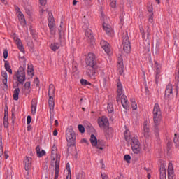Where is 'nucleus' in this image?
<instances>
[{
    "label": "nucleus",
    "instance_id": "nucleus-1",
    "mask_svg": "<svg viewBox=\"0 0 179 179\" xmlns=\"http://www.w3.org/2000/svg\"><path fill=\"white\" fill-rule=\"evenodd\" d=\"M86 63V75L90 79H95L96 71H97L99 66L96 62V55L94 53H89L85 59Z\"/></svg>",
    "mask_w": 179,
    "mask_h": 179
},
{
    "label": "nucleus",
    "instance_id": "nucleus-2",
    "mask_svg": "<svg viewBox=\"0 0 179 179\" xmlns=\"http://www.w3.org/2000/svg\"><path fill=\"white\" fill-rule=\"evenodd\" d=\"M153 121L155 131H159V125L162 122V110L159 103H155L153 108Z\"/></svg>",
    "mask_w": 179,
    "mask_h": 179
},
{
    "label": "nucleus",
    "instance_id": "nucleus-3",
    "mask_svg": "<svg viewBox=\"0 0 179 179\" xmlns=\"http://www.w3.org/2000/svg\"><path fill=\"white\" fill-rule=\"evenodd\" d=\"M66 139L67 141L68 146L67 152H69V148H71V146H75V144L76 143V134L72 127H70L66 131Z\"/></svg>",
    "mask_w": 179,
    "mask_h": 179
},
{
    "label": "nucleus",
    "instance_id": "nucleus-4",
    "mask_svg": "<svg viewBox=\"0 0 179 179\" xmlns=\"http://www.w3.org/2000/svg\"><path fill=\"white\" fill-rule=\"evenodd\" d=\"M123 50L125 52H131V42L129 41V36H128V31H124L122 34Z\"/></svg>",
    "mask_w": 179,
    "mask_h": 179
},
{
    "label": "nucleus",
    "instance_id": "nucleus-5",
    "mask_svg": "<svg viewBox=\"0 0 179 179\" xmlns=\"http://www.w3.org/2000/svg\"><path fill=\"white\" fill-rule=\"evenodd\" d=\"M90 142L92 146H95L96 149H100V150H103L106 146L104 141L97 140V138L96 136H94V134H91Z\"/></svg>",
    "mask_w": 179,
    "mask_h": 179
},
{
    "label": "nucleus",
    "instance_id": "nucleus-6",
    "mask_svg": "<svg viewBox=\"0 0 179 179\" xmlns=\"http://www.w3.org/2000/svg\"><path fill=\"white\" fill-rule=\"evenodd\" d=\"M131 146L134 153L136 155H139V153H141V150H142V145H141L139 140H138V138L133 137L131 139Z\"/></svg>",
    "mask_w": 179,
    "mask_h": 179
},
{
    "label": "nucleus",
    "instance_id": "nucleus-7",
    "mask_svg": "<svg viewBox=\"0 0 179 179\" xmlns=\"http://www.w3.org/2000/svg\"><path fill=\"white\" fill-rule=\"evenodd\" d=\"M97 122L101 129H108V127H110L108 119L106 116L99 117L97 120Z\"/></svg>",
    "mask_w": 179,
    "mask_h": 179
},
{
    "label": "nucleus",
    "instance_id": "nucleus-8",
    "mask_svg": "<svg viewBox=\"0 0 179 179\" xmlns=\"http://www.w3.org/2000/svg\"><path fill=\"white\" fill-rule=\"evenodd\" d=\"M16 78L19 83H24L26 81V73L24 72V68L22 66L19 68L16 74Z\"/></svg>",
    "mask_w": 179,
    "mask_h": 179
},
{
    "label": "nucleus",
    "instance_id": "nucleus-9",
    "mask_svg": "<svg viewBox=\"0 0 179 179\" xmlns=\"http://www.w3.org/2000/svg\"><path fill=\"white\" fill-rule=\"evenodd\" d=\"M33 162V159L30 157H26L24 159V169L27 171V175L29 176V171H30V169H31V163Z\"/></svg>",
    "mask_w": 179,
    "mask_h": 179
},
{
    "label": "nucleus",
    "instance_id": "nucleus-10",
    "mask_svg": "<svg viewBox=\"0 0 179 179\" xmlns=\"http://www.w3.org/2000/svg\"><path fill=\"white\" fill-rule=\"evenodd\" d=\"M155 83L157 85L159 83V79H160V72L162 69V66L157 62H155Z\"/></svg>",
    "mask_w": 179,
    "mask_h": 179
},
{
    "label": "nucleus",
    "instance_id": "nucleus-11",
    "mask_svg": "<svg viewBox=\"0 0 179 179\" xmlns=\"http://www.w3.org/2000/svg\"><path fill=\"white\" fill-rule=\"evenodd\" d=\"M117 63L119 75H122L124 73V59H122V56H119L117 57Z\"/></svg>",
    "mask_w": 179,
    "mask_h": 179
},
{
    "label": "nucleus",
    "instance_id": "nucleus-12",
    "mask_svg": "<svg viewBox=\"0 0 179 179\" xmlns=\"http://www.w3.org/2000/svg\"><path fill=\"white\" fill-rule=\"evenodd\" d=\"M143 135L146 139L150 136V128L149 127V122L148 121H145L143 123Z\"/></svg>",
    "mask_w": 179,
    "mask_h": 179
},
{
    "label": "nucleus",
    "instance_id": "nucleus-13",
    "mask_svg": "<svg viewBox=\"0 0 179 179\" xmlns=\"http://www.w3.org/2000/svg\"><path fill=\"white\" fill-rule=\"evenodd\" d=\"M140 33L142 36L143 40H145V41H148V43H149V36H150V28L149 27V26H147V38L145 37V29H143V27H140Z\"/></svg>",
    "mask_w": 179,
    "mask_h": 179
},
{
    "label": "nucleus",
    "instance_id": "nucleus-14",
    "mask_svg": "<svg viewBox=\"0 0 179 179\" xmlns=\"http://www.w3.org/2000/svg\"><path fill=\"white\" fill-rule=\"evenodd\" d=\"M61 160V156L60 155H51V166L54 167H59V162Z\"/></svg>",
    "mask_w": 179,
    "mask_h": 179
},
{
    "label": "nucleus",
    "instance_id": "nucleus-15",
    "mask_svg": "<svg viewBox=\"0 0 179 179\" xmlns=\"http://www.w3.org/2000/svg\"><path fill=\"white\" fill-rule=\"evenodd\" d=\"M160 176L159 179H167L166 174H167V168L164 164H162L159 168Z\"/></svg>",
    "mask_w": 179,
    "mask_h": 179
},
{
    "label": "nucleus",
    "instance_id": "nucleus-16",
    "mask_svg": "<svg viewBox=\"0 0 179 179\" xmlns=\"http://www.w3.org/2000/svg\"><path fill=\"white\" fill-rule=\"evenodd\" d=\"M121 104L124 110H129V101H128L127 96L122 95Z\"/></svg>",
    "mask_w": 179,
    "mask_h": 179
},
{
    "label": "nucleus",
    "instance_id": "nucleus-17",
    "mask_svg": "<svg viewBox=\"0 0 179 179\" xmlns=\"http://www.w3.org/2000/svg\"><path fill=\"white\" fill-rule=\"evenodd\" d=\"M100 44L106 54L109 55L111 52V50L110 49V44L107 43V41L102 40L101 41Z\"/></svg>",
    "mask_w": 179,
    "mask_h": 179
},
{
    "label": "nucleus",
    "instance_id": "nucleus-18",
    "mask_svg": "<svg viewBox=\"0 0 179 179\" xmlns=\"http://www.w3.org/2000/svg\"><path fill=\"white\" fill-rule=\"evenodd\" d=\"M168 179H174V166L171 162L168 165Z\"/></svg>",
    "mask_w": 179,
    "mask_h": 179
},
{
    "label": "nucleus",
    "instance_id": "nucleus-19",
    "mask_svg": "<svg viewBox=\"0 0 179 179\" xmlns=\"http://www.w3.org/2000/svg\"><path fill=\"white\" fill-rule=\"evenodd\" d=\"M103 30L106 31L108 36H113L114 34V31H113V28L108 24L103 23Z\"/></svg>",
    "mask_w": 179,
    "mask_h": 179
},
{
    "label": "nucleus",
    "instance_id": "nucleus-20",
    "mask_svg": "<svg viewBox=\"0 0 179 179\" xmlns=\"http://www.w3.org/2000/svg\"><path fill=\"white\" fill-rule=\"evenodd\" d=\"M117 96L116 101L118 103L120 101V97L122 96V84H121V82L117 83Z\"/></svg>",
    "mask_w": 179,
    "mask_h": 179
},
{
    "label": "nucleus",
    "instance_id": "nucleus-21",
    "mask_svg": "<svg viewBox=\"0 0 179 179\" xmlns=\"http://www.w3.org/2000/svg\"><path fill=\"white\" fill-rule=\"evenodd\" d=\"M48 104L50 113V114H52V113H54V107L55 106V103L54 102V96H49Z\"/></svg>",
    "mask_w": 179,
    "mask_h": 179
},
{
    "label": "nucleus",
    "instance_id": "nucleus-22",
    "mask_svg": "<svg viewBox=\"0 0 179 179\" xmlns=\"http://www.w3.org/2000/svg\"><path fill=\"white\" fill-rule=\"evenodd\" d=\"M48 26H55V20H54V16L52 15V13H48Z\"/></svg>",
    "mask_w": 179,
    "mask_h": 179
},
{
    "label": "nucleus",
    "instance_id": "nucleus-23",
    "mask_svg": "<svg viewBox=\"0 0 179 179\" xmlns=\"http://www.w3.org/2000/svg\"><path fill=\"white\" fill-rule=\"evenodd\" d=\"M1 76L3 78V83L4 85V88L8 89V73H6V71H1Z\"/></svg>",
    "mask_w": 179,
    "mask_h": 179
},
{
    "label": "nucleus",
    "instance_id": "nucleus-24",
    "mask_svg": "<svg viewBox=\"0 0 179 179\" xmlns=\"http://www.w3.org/2000/svg\"><path fill=\"white\" fill-rule=\"evenodd\" d=\"M48 96L49 97H55V87L52 84L49 85Z\"/></svg>",
    "mask_w": 179,
    "mask_h": 179
},
{
    "label": "nucleus",
    "instance_id": "nucleus-25",
    "mask_svg": "<svg viewBox=\"0 0 179 179\" xmlns=\"http://www.w3.org/2000/svg\"><path fill=\"white\" fill-rule=\"evenodd\" d=\"M31 113L33 115L36 114V111L37 110V99H33L31 102Z\"/></svg>",
    "mask_w": 179,
    "mask_h": 179
},
{
    "label": "nucleus",
    "instance_id": "nucleus-26",
    "mask_svg": "<svg viewBox=\"0 0 179 179\" xmlns=\"http://www.w3.org/2000/svg\"><path fill=\"white\" fill-rule=\"evenodd\" d=\"M18 19L21 26H26V19H24V15L20 11H18Z\"/></svg>",
    "mask_w": 179,
    "mask_h": 179
},
{
    "label": "nucleus",
    "instance_id": "nucleus-27",
    "mask_svg": "<svg viewBox=\"0 0 179 179\" xmlns=\"http://www.w3.org/2000/svg\"><path fill=\"white\" fill-rule=\"evenodd\" d=\"M4 128H8L9 127V117L8 116V112L5 111L3 118Z\"/></svg>",
    "mask_w": 179,
    "mask_h": 179
},
{
    "label": "nucleus",
    "instance_id": "nucleus-28",
    "mask_svg": "<svg viewBox=\"0 0 179 179\" xmlns=\"http://www.w3.org/2000/svg\"><path fill=\"white\" fill-rule=\"evenodd\" d=\"M173 94V85L168 84L165 90V96H170Z\"/></svg>",
    "mask_w": 179,
    "mask_h": 179
},
{
    "label": "nucleus",
    "instance_id": "nucleus-29",
    "mask_svg": "<svg viewBox=\"0 0 179 179\" xmlns=\"http://www.w3.org/2000/svg\"><path fill=\"white\" fill-rule=\"evenodd\" d=\"M36 150L38 157H43V156H44L45 155V150H42L41 151L40 145L36 146Z\"/></svg>",
    "mask_w": 179,
    "mask_h": 179
},
{
    "label": "nucleus",
    "instance_id": "nucleus-30",
    "mask_svg": "<svg viewBox=\"0 0 179 179\" xmlns=\"http://www.w3.org/2000/svg\"><path fill=\"white\" fill-rule=\"evenodd\" d=\"M18 50L21 51V52H24V48L23 47V43H22V41L20 39L15 43Z\"/></svg>",
    "mask_w": 179,
    "mask_h": 179
},
{
    "label": "nucleus",
    "instance_id": "nucleus-31",
    "mask_svg": "<svg viewBox=\"0 0 179 179\" xmlns=\"http://www.w3.org/2000/svg\"><path fill=\"white\" fill-rule=\"evenodd\" d=\"M19 93H20V89L19 87H17L13 92V97L14 100H19Z\"/></svg>",
    "mask_w": 179,
    "mask_h": 179
},
{
    "label": "nucleus",
    "instance_id": "nucleus-32",
    "mask_svg": "<svg viewBox=\"0 0 179 179\" xmlns=\"http://www.w3.org/2000/svg\"><path fill=\"white\" fill-rule=\"evenodd\" d=\"M59 43H53L51 44L50 45V50H52V51H57V50H59Z\"/></svg>",
    "mask_w": 179,
    "mask_h": 179
},
{
    "label": "nucleus",
    "instance_id": "nucleus-33",
    "mask_svg": "<svg viewBox=\"0 0 179 179\" xmlns=\"http://www.w3.org/2000/svg\"><path fill=\"white\" fill-rule=\"evenodd\" d=\"M76 179H86V173L83 171L78 173L76 176Z\"/></svg>",
    "mask_w": 179,
    "mask_h": 179
},
{
    "label": "nucleus",
    "instance_id": "nucleus-34",
    "mask_svg": "<svg viewBox=\"0 0 179 179\" xmlns=\"http://www.w3.org/2000/svg\"><path fill=\"white\" fill-rule=\"evenodd\" d=\"M85 34L86 37H87V38H90V39L93 38V34H92V29L87 28L85 30Z\"/></svg>",
    "mask_w": 179,
    "mask_h": 179
},
{
    "label": "nucleus",
    "instance_id": "nucleus-35",
    "mask_svg": "<svg viewBox=\"0 0 179 179\" xmlns=\"http://www.w3.org/2000/svg\"><path fill=\"white\" fill-rule=\"evenodd\" d=\"M24 89H25V92L26 93H30L31 90V83L30 82L27 81L24 84Z\"/></svg>",
    "mask_w": 179,
    "mask_h": 179
},
{
    "label": "nucleus",
    "instance_id": "nucleus-36",
    "mask_svg": "<svg viewBox=\"0 0 179 179\" xmlns=\"http://www.w3.org/2000/svg\"><path fill=\"white\" fill-rule=\"evenodd\" d=\"M4 67L6 71H7V72H9L10 74L12 75V69L10 67V64L8 62H5Z\"/></svg>",
    "mask_w": 179,
    "mask_h": 179
},
{
    "label": "nucleus",
    "instance_id": "nucleus-37",
    "mask_svg": "<svg viewBox=\"0 0 179 179\" xmlns=\"http://www.w3.org/2000/svg\"><path fill=\"white\" fill-rule=\"evenodd\" d=\"M52 36H55L57 29H55V25H49L48 26Z\"/></svg>",
    "mask_w": 179,
    "mask_h": 179
},
{
    "label": "nucleus",
    "instance_id": "nucleus-38",
    "mask_svg": "<svg viewBox=\"0 0 179 179\" xmlns=\"http://www.w3.org/2000/svg\"><path fill=\"white\" fill-rule=\"evenodd\" d=\"M80 82L83 86H92V83L90 82L87 81L86 79L82 78L80 80Z\"/></svg>",
    "mask_w": 179,
    "mask_h": 179
},
{
    "label": "nucleus",
    "instance_id": "nucleus-39",
    "mask_svg": "<svg viewBox=\"0 0 179 179\" xmlns=\"http://www.w3.org/2000/svg\"><path fill=\"white\" fill-rule=\"evenodd\" d=\"M173 142L176 148H178L179 147V136L177 135V134H174Z\"/></svg>",
    "mask_w": 179,
    "mask_h": 179
},
{
    "label": "nucleus",
    "instance_id": "nucleus-40",
    "mask_svg": "<svg viewBox=\"0 0 179 179\" xmlns=\"http://www.w3.org/2000/svg\"><path fill=\"white\" fill-rule=\"evenodd\" d=\"M124 138L128 142L131 139V136L129 135V130H126L124 133Z\"/></svg>",
    "mask_w": 179,
    "mask_h": 179
},
{
    "label": "nucleus",
    "instance_id": "nucleus-41",
    "mask_svg": "<svg viewBox=\"0 0 179 179\" xmlns=\"http://www.w3.org/2000/svg\"><path fill=\"white\" fill-rule=\"evenodd\" d=\"M58 31H59V40H61V38H62V37H64V31H62V26L60 25L59 28L58 29Z\"/></svg>",
    "mask_w": 179,
    "mask_h": 179
},
{
    "label": "nucleus",
    "instance_id": "nucleus-42",
    "mask_svg": "<svg viewBox=\"0 0 179 179\" xmlns=\"http://www.w3.org/2000/svg\"><path fill=\"white\" fill-rule=\"evenodd\" d=\"M57 145H53V146L52 147V156L58 155V154H57Z\"/></svg>",
    "mask_w": 179,
    "mask_h": 179
},
{
    "label": "nucleus",
    "instance_id": "nucleus-43",
    "mask_svg": "<svg viewBox=\"0 0 179 179\" xmlns=\"http://www.w3.org/2000/svg\"><path fill=\"white\" fill-rule=\"evenodd\" d=\"M59 176V166H56L54 179H58Z\"/></svg>",
    "mask_w": 179,
    "mask_h": 179
},
{
    "label": "nucleus",
    "instance_id": "nucleus-44",
    "mask_svg": "<svg viewBox=\"0 0 179 179\" xmlns=\"http://www.w3.org/2000/svg\"><path fill=\"white\" fill-rule=\"evenodd\" d=\"M108 113H113L114 111V105L113 103L108 104Z\"/></svg>",
    "mask_w": 179,
    "mask_h": 179
},
{
    "label": "nucleus",
    "instance_id": "nucleus-45",
    "mask_svg": "<svg viewBox=\"0 0 179 179\" xmlns=\"http://www.w3.org/2000/svg\"><path fill=\"white\" fill-rule=\"evenodd\" d=\"M3 155V147L2 146V138H0V157Z\"/></svg>",
    "mask_w": 179,
    "mask_h": 179
},
{
    "label": "nucleus",
    "instance_id": "nucleus-46",
    "mask_svg": "<svg viewBox=\"0 0 179 179\" xmlns=\"http://www.w3.org/2000/svg\"><path fill=\"white\" fill-rule=\"evenodd\" d=\"M131 105L133 110H138V104L135 101H131Z\"/></svg>",
    "mask_w": 179,
    "mask_h": 179
},
{
    "label": "nucleus",
    "instance_id": "nucleus-47",
    "mask_svg": "<svg viewBox=\"0 0 179 179\" xmlns=\"http://www.w3.org/2000/svg\"><path fill=\"white\" fill-rule=\"evenodd\" d=\"M78 131L81 133V134H85V127H83V125L82 124H79L78 126Z\"/></svg>",
    "mask_w": 179,
    "mask_h": 179
},
{
    "label": "nucleus",
    "instance_id": "nucleus-48",
    "mask_svg": "<svg viewBox=\"0 0 179 179\" xmlns=\"http://www.w3.org/2000/svg\"><path fill=\"white\" fill-rule=\"evenodd\" d=\"M124 159L127 163H129V162H131V155H124Z\"/></svg>",
    "mask_w": 179,
    "mask_h": 179
},
{
    "label": "nucleus",
    "instance_id": "nucleus-49",
    "mask_svg": "<svg viewBox=\"0 0 179 179\" xmlns=\"http://www.w3.org/2000/svg\"><path fill=\"white\" fill-rule=\"evenodd\" d=\"M31 122V116L28 115L27 117V124L28 125H30Z\"/></svg>",
    "mask_w": 179,
    "mask_h": 179
},
{
    "label": "nucleus",
    "instance_id": "nucleus-50",
    "mask_svg": "<svg viewBox=\"0 0 179 179\" xmlns=\"http://www.w3.org/2000/svg\"><path fill=\"white\" fill-rule=\"evenodd\" d=\"M117 6V2L115 1H113L110 3V7L111 8H115Z\"/></svg>",
    "mask_w": 179,
    "mask_h": 179
},
{
    "label": "nucleus",
    "instance_id": "nucleus-51",
    "mask_svg": "<svg viewBox=\"0 0 179 179\" xmlns=\"http://www.w3.org/2000/svg\"><path fill=\"white\" fill-rule=\"evenodd\" d=\"M101 177L102 179H109L108 176H107V174H106V173H101Z\"/></svg>",
    "mask_w": 179,
    "mask_h": 179
},
{
    "label": "nucleus",
    "instance_id": "nucleus-52",
    "mask_svg": "<svg viewBox=\"0 0 179 179\" xmlns=\"http://www.w3.org/2000/svg\"><path fill=\"white\" fill-rule=\"evenodd\" d=\"M3 58H4V59H6V58H8V50H4V51H3Z\"/></svg>",
    "mask_w": 179,
    "mask_h": 179
},
{
    "label": "nucleus",
    "instance_id": "nucleus-53",
    "mask_svg": "<svg viewBox=\"0 0 179 179\" xmlns=\"http://www.w3.org/2000/svg\"><path fill=\"white\" fill-rule=\"evenodd\" d=\"M39 2L42 6H44L47 3V0H39Z\"/></svg>",
    "mask_w": 179,
    "mask_h": 179
},
{
    "label": "nucleus",
    "instance_id": "nucleus-54",
    "mask_svg": "<svg viewBox=\"0 0 179 179\" xmlns=\"http://www.w3.org/2000/svg\"><path fill=\"white\" fill-rule=\"evenodd\" d=\"M148 21L150 22V23H152L153 22V15H149Z\"/></svg>",
    "mask_w": 179,
    "mask_h": 179
},
{
    "label": "nucleus",
    "instance_id": "nucleus-55",
    "mask_svg": "<svg viewBox=\"0 0 179 179\" xmlns=\"http://www.w3.org/2000/svg\"><path fill=\"white\" fill-rule=\"evenodd\" d=\"M66 169L69 171V174H70V177H71V168H69V163L66 164Z\"/></svg>",
    "mask_w": 179,
    "mask_h": 179
},
{
    "label": "nucleus",
    "instance_id": "nucleus-56",
    "mask_svg": "<svg viewBox=\"0 0 179 179\" xmlns=\"http://www.w3.org/2000/svg\"><path fill=\"white\" fill-rule=\"evenodd\" d=\"M13 39H14V41L15 42V43H17V41H18V40H20V39H19V38H17L16 36H15L13 37Z\"/></svg>",
    "mask_w": 179,
    "mask_h": 179
},
{
    "label": "nucleus",
    "instance_id": "nucleus-57",
    "mask_svg": "<svg viewBox=\"0 0 179 179\" xmlns=\"http://www.w3.org/2000/svg\"><path fill=\"white\" fill-rule=\"evenodd\" d=\"M4 155H5L6 159H8L9 158V155H8V152L5 151Z\"/></svg>",
    "mask_w": 179,
    "mask_h": 179
},
{
    "label": "nucleus",
    "instance_id": "nucleus-58",
    "mask_svg": "<svg viewBox=\"0 0 179 179\" xmlns=\"http://www.w3.org/2000/svg\"><path fill=\"white\" fill-rule=\"evenodd\" d=\"M28 69H29L28 72H31H31H34V70L32 69V67L30 68V66H28Z\"/></svg>",
    "mask_w": 179,
    "mask_h": 179
},
{
    "label": "nucleus",
    "instance_id": "nucleus-59",
    "mask_svg": "<svg viewBox=\"0 0 179 179\" xmlns=\"http://www.w3.org/2000/svg\"><path fill=\"white\" fill-rule=\"evenodd\" d=\"M53 135H54V136H57V135H58V131L54 130Z\"/></svg>",
    "mask_w": 179,
    "mask_h": 179
},
{
    "label": "nucleus",
    "instance_id": "nucleus-60",
    "mask_svg": "<svg viewBox=\"0 0 179 179\" xmlns=\"http://www.w3.org/2000/svg\"><path fill=\"white\" fill-rule=\"evenodd\" d=\"M35 83H36L37 86H38V78L35 79Z\"/></svg>",
    "mask_w": 179,
    "mask_h": 179
},
{
    "label": "nucleus",
    "instance_id": "nucleus-61",
    "mask_svg": "<svg viewBox=\"0 0 179 179\" xmlns=\"http://www.w3.org/2000/svg\"><path fill=\"white\" fill-rule=\"evenodd\" d=\"M31 129H32L31 126L29 125V126L27 127V131H31Z\"/></svg>",
    "mask_w": 179,
    "mask_h": 179
},
{
    "label": "nucleus",
    "instance_id": "nucleus-62",
    "mask_svg": "<svg viewBox=\"0 0 179 179\" xmlns=\"http://www.w3.org/2000/svg\"><path fill=\"white\" fill-rule=\"evenodd\" d=\"M55 125L56 127H58V120H55Z\"/></svg>",
    "mask_w": 179,
    "mask_h": 179
},
{
    "label": "nucleus",
    "instance_id": "nucleus-63",
    "mask_svg": "<svg viewBox=\"0 0 179 179\" xmlns=\"http://www.w3.org/2000/svg\"><path fill=\"white\" fill-rule=\"evenodd\" d=\"M78 3V1L73 0V5H76Z\"/></svg>",
    "mask_w": 179,
    "mask_h": 179
},
{
    "label": "nucleus",
    "instance_id": "nucleus-64",
    "mask_svg": "<svg viewBox=\"0 0 179 179\" xmlns=\"http://www.w3.org/2000/svg\"><path fill=\"white\" fill-rule=\"evenodd\" d=\"M147 177H148V179H150V177H151L150 173H148Z\"/></svg>",
    "mask_w": 179,
    "mask_h": 179
}]
</instances>
